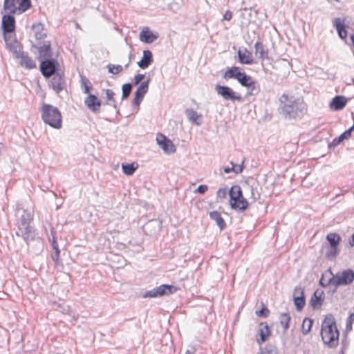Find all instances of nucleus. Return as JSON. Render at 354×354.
Masks as SVG:
<instances>
[{
	"mask_svg": "<svg viewBox=\"0 0 354 354\" xmlns=\"http://www.w3.org/2000/svg\"><path fill=\"white\" fill-rule=\"evenodd\" d=\"M335 275L330 270H328L324 273L319 280V283L324 287H326L330 284L335 286Z\"/></svg>",
	"mask_w": 354,
	"mask_h": 354,
	"instance_id": "nucleus-27",
	"label": "nucleus"
},
{
	"mask_svg": "<svg viewBox=\"0 0 354 354\" xmlns=\"http://www.w3.org/2000/svg\"><path fill=\"white\" fill-rule=\"evenodd\" d=\"M321 337L330 347H335L339 344V332L334 316L328 314L325 316L322 324Z\"/></svg>",
	"mask_w": 354,
	"mask_h": 354,
	"instance_id": "nucleus-1",
	"label": "nucleus"
},
{
	"mask_svg": "<svg viewBox=\"0 0 354 354\" xmlns=\"http://www.w3.org/2000/svg\"><path fill=\"white\" fill-rule=\"evenodd\" d=\"M256 315L258 317H267L270 314L269 309L262 304V307L260 310H257L255 313Z\"/></svg>",
	"mask_w": 354,
	"mask_h": 354,
	"instance_id": "nucleus-41",
	"label": "nucleus"
},
{
	"mask_svg": "<svg viewBox=\"0 0 354 354\" xmlns=\"http://www.w3.org/2000/svg\"><path fill=\"white\" fill-rule=\"evenodd\" d=\"M145 75L143 74H137L134 77V84L138 85L140 82L143 80Z\"/></svg>",
	"mask_w": 354,
	"mask_h": 354,
	"instance_id": "nucleus-47",
	"label": "nucleus"
},
{
	"mask_svg": "<svg viewBox=\"0 0 354 354\" xmlns=\"http://www.w3.org/2000/svg\"><path fill=\"white\" fill-rule=\"evenodd\" d=\"M108 69L109 73L117 75L122 71L123 68L121 65L109 64L108 65Z\"/></svg>",
	"mask_w": 354,
	"mask_h": 354,
	"instance_id": "nucleus-40",
	"label": "nucleus"
},
{
	"mask_svg": "<svg viewBox=\"0 0 354 354\" xmlns=\"http://www.w3.org/2000/svg\"><path fill=\"white\" fill-rule=\"evenodd\" d=\"M209 215L212 220L216 221L217 225L221 230L225 227L226 223L220 212L218 211H212L209 213Z\"/></svg>",
	"mask_w": 354,
	"mask_h": 354,
	"instance_id": "nucleus-29",
	"label": "nucleus"
},
{
	"mask_svg": "<svg viewBox=\"0 0 354 354\" xmlns=\"http://www.w3.org/2000/svg\"><path fill=\"white\" fill-rule=\"evenodd\" d=\"M260 354H272V351L269 350H265L261 351Z\"/></svg>",
	"mask_w": 354,
	"mask_h": 354,
	"instance_id": "nucleus-53",
	"label": "nucleus"
},
{
	"mask_svg": "<svg viewBox=\"0 0 354 354\" xmlns=\"http://www.w3.org/2000/svg\"><path fill=\"white\" fill-rule=\"evenodd\" d=\"M131 89H132V85L131 84H129V83L124 84L122 88V98L127 99L129 96V95L131 92Z\"/></svg>",
	"mask_w": 354,
	"mask_h": 354,
	"instance_id": "nucleus-39",
	"label": "nucleus"
},
{
	"mask_svg": "<svg viewBox=\"0 0 354 354\" xmlns=\"http://www.w3.org/2000/svg\"><path fill=\"white\" fill-rule=\"evenodd\" d=\"M139 165L137 162H134L130 164H122V169L124 174L127 176H131L135 171L138 168Z\"/></svg>",
	"mask_w": 354,
	"mask_h": 354,
	"instance_id": "nucleus-31",
	"label": "nucleus"
},
{
	"mask_svg": "<svg viewBox=\"0 0 354 354\" xmlns=\"http://www.w3.org/2000/svg\"><path fill=\"white\" fill-rule=\"evenodd\" d=\"M158 297H162L165 295H171L178 290V288L174 287L171 285H161L156 288Z\"/></svg>",
	"mask_w": 354,
	"mask_h": 354,
	"instance_id": "nucleus-25",
	"label": "nucleus"
},
{
	"mask_svg": "<svg viewBox=\"0 0 354 354\" xmlns=\"http://www.w3.org/2000/svg\"><path fill=\"white\" fill-rule=\"evenodd\" d=\"M105 92L108 101L110 102H115V93L110 89H106Z\"/></svg>",
	"mask_w": 354,
	"mask_h": 354,
	"instance_id": "nucleus-45",
	"label": "nucleus"
},
{
	"mask_svg": "<svg viewBox=\"0 0 354 354\" xmlns=\"http://www.w3.org/2000/svg\"><path fill=\"white\" fill-rule=\"evenodd\" d=\"M40 70L45 77L53 75L56 71L55 62L51 59H46L41 62Z\"/></svg>",
	"mask_w": 354,
	"mask_h": 354,
	"instance_id": "nucleus-12",
	"label": "nucleus"
},
{
	"mask_svg": "<svg viewBox=\"0 0 354 354\" xmlns=\"http://www.w3.org/2000/svg\"><path fill=\"white\" fill-rule=\"evenodd\" d=\"M2 27L4 32H12L15 31V20L13 16L6 15L2 17Z\"/></svg>",
	"mask_w": 354,
	"mask_h": 354,
	"instance_id": "nucleus-17",
	"label": "nucleus"
},
{
	"mask_svg": "<svg viewBox=\"0 0 354 354\" xmlns=\"http://www.w3.org/2000/svg\"><path fill=\"white\" fill-rule=\"evenodd\" d=\"M345 23V19L339 17L335 18L333 20V24L336 28L339 37L342 39H345L348 37V33L346 30L347 26Z\"/></svg>",
	"mask_w": 354,
	"mask_h": 354,
	"instance_id": "nucleus-13",
	"label": "nucleus"
},
{
	"mask_svg": "<svg viewBox=\"0 0 354 354\" xmlns=\"http://www.w3.org/2000/svg\"><path fill=\"white\" fill-rule=\"evenodd\" d=\"M279 101L283 104L281 107V112L286 119H296L307 113V106L304 102H298L294 100L288 103L289 96L286 93H283L281 96Z\"/></svg>",
	"mask_w": 354,
	"mask_h": 354,
	"instance_id": "nucleus-2",
	"label": "nucleus"
},
{
	"mask_svg": "<svg viewBox=\"0 0 354 354\" xmlns=\"http://www.w3.org/2000/svg\"><path fill=\"white\" fill-rule=\"evenodd\" d=\"M156 142L166 153H173L176 150L173 142L161 133L156 135Z\"/></svg>",
	"mask_w": 354,
	"mask_h": 354,
	"instance_id": "nucleus-9",
	"label": "nucleus"
},
{
	"mask_svg": "<svg viewBox=\"0 0 354 354\" xmlns=\"http://www.w3.org/2000/svg\"><path fill=\"white\" fill-rule=\"evenodd\" d=\"M280 324L283 327L284 330H286L289 328L290 322V317L287 313H283L280 315Z\"/></svg>",
	"mask_w": 354,
	"mask_h": 354,
	"instance_id": "nucleus-37",
	"label": "nucleus"
},
{
	"mask_svg": "<svg viewBox=\"0 0 354 354\" xmlns=\"http://www.w3.org/2000/svg\"><path fill=\"white\" fill-rule=\"evenodd\" d=\"M207 189L208 187L206 185H201L198 187L196 192L200 194H204L207 191Z\"/></svg>",
	"mask_w": 354,
	"mask_h": 354,
	"instance_id": "nucleus-48",
	"label": "nucleus"
},
{
	"mask_svg": "<svg viewBox=\"0 0 354 354\" xmlns=\"http://www.w3.org/2000/svg\"><path fill=\"white\" fill-rule=\"evenodd\" d=\"M353 84H354V77L352 79Z\"/></svg>",
	"mask_w": 354,
	"mask_h": 354,
	"instance_id": "nucleus-55",
	"label": "nucleus"
},
{
	"mask_svg": "<svg viewBox=\"0 0 354 354\" xmlns=\"http://www.w3.org/2000/svg\"><path fill=\"white\" fill-rule=\"evenodd\" d=\"M31 6L30 0H4L3 9L10 15L21 14Z\"/></svg>",
	"mask_w": 354,
	"mask_h": 354,
	"instance_id": "nucleus-6",
	"label": "nucleus"
},
{
	"mask_svg": "<svg viewBox=\"0 0 354 354\" xmlns=\"http://www.w3.org/2000/svg\"><path fill=\"white\" fill-rule=\"evenodd\" d=\"M86 106L93 112L99 111L101 106V101L95 95L89 94L84 101Z\"/></svg>",
	"mask_w": 354,
	"mask_h": 354,
	"instance_id": "nucleus-18",
	"label": "nucleus"
},
{
	"mask_svg": "<svg viewBox=\"0 0 354 354\" xmlns=\"http://www.w3.org/2000/svg\"><path fill=\"white\" fill-rule=\"evenodd\" d=\"M232 171V167H231V168L226 167V168H225V169H224V171H225V173H229V172H230V171Z\"/></svg>",
	"mask_w": 354,
	"mask_h": 354,
	"instance_id": "nucleus-54",
	"label": "nucleus"
},
{
	"mask_svg": "<svg viewBox=\"0 0 354 354\" xmlns=\"http://www.w3.org/2000/svg\"><path fill=\"white\" fill-rule=\"evenodd\" d=\"M347 100L344 96L335 97L330 104L333 110L338 111L342 109L346 104Z\"/></svg>",
	"mask_w": 354,
	"mask_h": 354,
	"instance_id": "nucleus-24",
	"label": "nucleus"
},
{
	"mask_svg": "<svg viewBox=\"0 0 354 354\" xmlns=\"http://www.w3.org/2000/svg\"><path fill=\"white\" fill-rule=\"evenodd\" d=\"M232 12H230L229 10L226 11L223 15V19L225 20L229 21L232 19Z\"/></svg>",
	"mask_w": 354,
	"mask_h": 354,
	"instance_id": "nucleus-49",
	"label": "nucleus"
},
{
	"mask_svg": "<svg viewBox=\"0 0 354 354\" xmlns=\"http://www.w3.org/2000/svg\"><path fill=\"white\" fill-rule=\"evenodd\" d=\"M43 121L53 128L60 129L62 126V116L59 109L50 104L44 103L41 107Z\"/></svg>",
	"mask_w": 354,
	"mask_h": 354,
	"instance_id": "nucleus-4",
	"label": "nucleus"
},
{
	"mask_svg": "<svg viewBox=\"0 0 354 354\" xmlns=\"http://www.w3.org/2000/svg\"><path fill=\"white\" fill-rule=\"evenodd\" d=\"M354 280V272L351 269L344 270L341 274L335 277V286L347 285Z\"/></svg>",
	"mask_w": 354,
	"mask_h": 354,
	"instance_id": "nucleus-10",
	"label": "nucleus"
},
{
	"mask_svg": "<svg viewBox=\"0 0 354 354\" xmlns=\"http://www.w3.org/2000/svg\"><path fill=\"white\" fill-rule=\"evenodd\" d=\"M247 88H248V95H255L260 92V86L257 84V82L253 83V85L249 86Z\"/></svg>",
	"mask_w": 354,
	"mask_h": 354,
	"instance_id": "nucleus-38",
	"label": "nucleus"
},
{
	"mask_svg": "<svg viewBox=\"0 0 354 354\" xmlns=\"http://www.w3.org/2000/svg\"><path fill=\"white\" fill-rule=\"evenodd\" d=\"M32 216L30 214L23 215L20 223L18 225L19 233L17 235H21L25 240H28L33 232L32 227L30 225Z\"/></svg>",
	"mask_w": 354,
	"mask_h": 354,
	"instance_id": "nucleus-7",
	"label": "nucleus"
},
{
	"mask_svg": "<svg viewBox=\"0 0 354 354\" xmlns=\"http://www.w3.org/2000/svg\"><path fill=\"white\" fill-rule=\"evenodd\" d=\"M239 62L242 64H254V59L252 52L247 48L243 50L239 49L237 52Z\"/></svg>",
	"mask_w": 354,
	"mask_h": 354,
	"instance_id": "nucleus-15",
	"label": "nucleus"
},
{
	"mask_svg": "<svg viewBox=\"0 0 354 354\" xmlns=\"http://www.w3.org/2000/svg\"><path fill=\"white\" fill-rule=\"evenodd\" d=\"M259 334L260 335V338L257 339V342L259 344H261L263 342H264L271 335V330L266 322L260 323Z\"/></svg>",
	"mask_w": 354,
	"mask_h": 354,
	"instance_id": "nucleus-20",
	"label": "nucleus"
},
{
	"mask_svg": "<svg viewBox=\"0 0 354 354\" xmlns=\"http://www.w3.org/2000/svg\"><path fill=\"white\" fill-rule=\"evenodd\" d=\"M243 162L244 161L243 160L241 162V164H239V165H234L232 162H231L232 164V171H234V173L236 174H239V173H241L243 169Z\"/></svg>",
	"mask_w": 354,
	"mask_h": 354,
	"instance_id": "nucleus-43",
	"label": "nucleus"
},
{
	"mask_svg": "<svg viewBox=\"0 0 354 354\" xmlns=\"http://www.w3.org/2000/svg\"><path fill=\"white\" fill-rule=\"evenodd\" d=\"M149 79L147 81L141 82L137 91L135 93V96L133 100V104L139 106L141 103L144 96L147 93L149 89Z\"/></svg>",
	"mask_w": 354,
	"mask_h": 354,
	"instance_id": "nucleus-11",
	"label": "nucleus"
},
{
	"mask_svg": "<svg viewBox=\"0 0 354 354\" xmlns=\"http://www.w3.org/2000/svg\"><path fill=\"white\" fill-rule=\"evenodd\" d=\"M51 49L50 42H46L39 48V57L48 58L51 57Z\"/></svg>",
	"mask_w": 354,
	"mask_h": 354,
	"instance_id": "nucleus-30",
	"label": "nucleus"
},
{
	"mask_svg": "<svg viewBox=\"0 0 354 354\" xmlns=\"http://www.w3.org/2000/svg\"><path fill=\"white\" fill-rule=\"evenodd\" d=\"M17 57L20 58L21 66L29 69L35 68L36 67L35 62L27 54L22 53L20 55H18Z\"/></svg>",
	"mask_w": 354,
	"mask_h": 354,
	"instance_id": "nucleus-23",
	"label": "nucleus"
},
{
	"mask_svg": "<svg viewBox=\"0 0 354 354\" xmlns=\"http://www.w3.org/2000/svg\"><path fill=\"white\" fill-rule=\"evenodd\" d=\"M153 61L152 53L150 50H146L143 51V56L140 62H138L139 67L141 68H147Z\"/></svg>",
	"mask_w": 354,
	"mask_h": 354,
	"instance_id": "nucleus-26",
	"label": "nucleus"
},
{
	"mask_svg": "<svg viewBox=\"0 0 354 354\" xmlns=\"http://www.w3.org/2000/svg\"><path fill=\"white\" fill-rule=\"evenodd\" d=\"M336 1H339L340 0H335Z\"/></svg>",
	"mask_w": 354,
	"mask_h": 354,
	"instance_id": "nucleus-56",
	"label": "nucleus"
},
{
	"mask_svg": "<svg viewBox=\"0 0 354 354\" xmlns=\"http://www.w3.org/2000/svg\"><path fill=\"white\" fill-rule=\"evenodd\" d=\"M243 73L244 72H241V69L239 67L233 66L225 71L223 74V78L225 80L235 78L238 81L239 78H240Z\"/></svg>",
	"mask_w": 354,
	"mask_h": 354,
	"instance_id": "nucleus-22",
	"label": "nucleus"
},
{
	"mask_svg": "<svg viewBox=\"0 0 354 354\" xmlns=\"http://www.w3.org/2000/svg\"><path fill=\"white\" fill-rule=\"evenodd\" d=\"M158 38V36L154 35L149 28H144L140 33V39L141 41L149 44L154 41Z\"/></svg>",
	"mask_w": 354,
	"mask_h": 354,
	"instance_id": "nucleus-21",
	"label": "nucleus"
},
{
	"mask_svg": "<svg viewBox=\"0 0 354 354\" xmlns=\"http://www.w3.org/2000/svg\"><path fill=\"white\" fill-rule=\"evenodd\" d=\"M325 300V294L322 290L317 289L315 291L311 299L310 305L314 309L322 307Z\"/></svg>",
	"mask_w": 354,
	"mask_h": 354,
	"instance_id": "nucleus-14",
	"label": "nucleus"
},
{
	"mask_svg": "<svg viewBox=\"0 0 354 354\" xmlns=\"http://www.w3.org/2000/svg\"><path fill=\"white\" fill-rule=\"evenodd\" d=\"M327 243H324L321 248L320 253L326 259L333 261L336 259L339 252L341 236L335 232H330L326 235Z\"/></svg>",
	"mask_w": 354,
	"mask_h": 354,
	"instance_id": "nucleus-3",
	"label": "nucleus"
},
{
	"mask_svg": "<svg viewBox=\"0 0 354 354\" xmlns=\"http://www.w3.org/2000/svg\"><path fill=\"white\" fill-rule=\"evenodd\" d=\"M144 297H157L158 296V294L156 292V290L155 288V289H153L151 290L147 291L145 294Z\"/></svg>",
	"mask_w": 354,
	"mask_h": 354,
	"instance_id": "nucleus-46",
	"label": "nucleus"
},
{
	"mask_svg": "<svg viewBox=\"0 0 354 354\" xmlns=\"http://www.w3.org/2000/svg\"><path fill=\"white\" fill-rule=\"evenodd\" d=\"M81 87L86 94H88L92 88L91 82L85 76H82L80 80Z\"/></svg>",
	"mask_w": 354,
	"mask_h": 354,
	"instance_id": "nucleus-35",
	"label": "nucleus"
},
{
	"mask_svg": "<svg viewBox=\"0 0 354 354\" xmlns=\"http://www.w3.org/2000/svg\"><path fill=\"white\" fill-rule=\"evenodd\" d=\"M50 86L56 93H59L64 88L63 78L60 76L54 77L51 80Z\"/></svg>",
	"mask_w": 354,
	"mask_h": 354,
	"instance_id": "nucleus-28",
	"label": "nucleus"
},
{
	"mask_svg": "<svg viewBox=\"0 0 354 354\" xmlns=\"http://www.w3.org/2000/svg\"><path fill=\"white\" fill-rule=\"evenodd\" d=\"M349 244L351 247H354V234L352 235L351 239L349 240Z\"/></svg>",
	"mask_w": 354,
	"mask_h": 354,
	"instance_id": "nucleus-52",
	"label": "nucleus"
},
{
	"mask_svg": "<svg viewBox=\"0 0 354 354\" xmlns=\"http://www.w3.org/2000/svg\"><path fill=\"white\" fill-rule=\"evenodd\" d=\"M238 82L240 84L244 87H248L249 86L253 85L256 81L253 80V78L246 75L245 73L241 75L240 78H239Z\"/></svg>",
	"mask_w": 354,
	"mask_h": 354,
	"instance_id": "nucleus-32",
	"label": "nucleus"
},
{
	"mask_svg": "<svg viewBox=\"0 0 354 354\" xmlns=\"http://www.w3.org/2000/svg\"><path fill=\"white\" fill-rule=\"evenodd\" d=\"M216 91L218 95L225 100L238 101L242 100V97L240 94L236 93L229 86H216Z\"/></svg>",
	"mask_w": 354,
	"mask_h": 354,
	"instance_id": "nucleus-8",
	"label": "nucleus"
},
{
	"mask_svg": "<svg viewBox=\"0 0 354 354\" xmlns=\"http://www.w3.org/2000/svg\"><path fill=\"white\" fill-rule=\"evenodd\" d=\"M187 115L190 121L196 124H201V115L198 114L196 111L190 109L187 111Z\"/></svg>",
	"mask_w": 354,
	"mask_h": 354,
	"instance_id": "nucleus-34",
	"label": "nucleus"
},
{
	"mask_svg": "<svg viewBox=\"0 0 354 354\" xmlns=\"http://www.w3.org/2000/svg\"><path fill=\"white\" fill-rule=\"evenodd\" d=\"M229 204L231 209L243 212L249 207V203L243 196L239 185H233L229 191Z\"/></svg>",
	"mask_w": 354,
	"mask_h": 354,
	"instance_id": "nucleus-5",
	"label": "nucleus"
},
{
	"mask_svg": "<svg viewBox=\"0 0 354 354\" xmlns=\"http://www.w3.org/2000/svg\"><path fill=\"white\" fill-rule=\"evenodd\" d=\"M294 304L297 310H301L305 306L304 292L302 288L294 290Z\"/></svg>",
	"mask_w": 354,
	"mask_h": 354,
	"instance_id": "nucleus-16",
	"label": "nucleus"
},
{
	"mask_svg": "<svg viewBox=\"0 0 354 354\" xmlns=\"http://www.w3.org/2000/svg\"><path fill=\"white\" fill-rule=\"evenodd\" d=\"M255 55L261 60L269 59L268 49L261 41H257L254 44Z\"/></svg>",
	"mask_w": 354,
	"mask_h": 354,
	"instance_id": "nucleus-19",
	"label": "nucleus"
},
{
	"mask_svg": "<svg viewBox=\"0 0 354 354\" xmlns=\"http://www.w3.org/2000/svg\"><path fill=\"white\" fill-rule=\"evenodd\" d=\"M227 196V189L226 188H220L218 189L216 192V198L223 200Z\"/></svg>",
	"mask_w": 354,
	"mask_h": 354,
	"instance_id": "nucleus-44",
	"label": "nucleus"
},
{
	"mask_svg": "<svg viewBox=\"0 0 354 354\" xmlns=\"http://www.w3.org/2000/svg\"><path fill=\"white\" fill-rule=\"evenodd\" d=\"M5 39H6V42L7 46L9 47V48H10V50L12 49V47H14V48H17V46H15V44H16V45H17V42H15L14 45H12V46L11 44H8V41H7L6 38H5Z\"/></svg>",
	"mask_w": 354,
	"mask_h": 354,
	"instance_id": "nucleus-51",
	"label": "nucleus"
},
{
	"mask_svg": "<svg viewBox=\"0 0 354 354\" xmlns=\"http://www.w3.org/2000/svg\"><path fill=\"white\" fill-rule=\"evenodd\" d=\"M354 130V124L348 130L345 131L343 133H342L338 138H335L333 140V142L335 145L339 144L342 141L348 139L351 136L352 131Z\"/></svg>",
	"mask_w": 354,
	"mask_h": 354,
	"instance_id": "nucleus-33",
	"label": "nucleus"
},
{
	"mask_svg": "<svg viewBox=\"0 0 354 354\" xmlns=\"http://www.w3.org/2000/svg\"><path fill=\"white\" fill-rule=\"evenodd\" d=\"M51 245H52L53 249L54 250H59V246H58V243H57V241H56V239L55 238L53 239L52 242H51Z\"/></svg>",
	"mask_w": 354,
	"mask_h": 354,
	"instance_id": "nucleus-50",
	"label": "nucleus"
},
{
	"mask_svg": "<svg viewBox=\"0 0 354 354\" xmlns=\"http://www.w3.org/2000/svg\"><path fill=\"white\" fill-rule=\"evenodd\" d=\"M313 320L310 318H305L301 325V330L304 334L309 333L312 328Z\"/></svg>",
	"mask_w": 354,
	"mask_h": 354,
	"instance_id": "nucleus-36",
	"label": "nucleus"
},
{
	"mask_svg": "<svg viewBox=\"0 0 354 354\" xmlns=\"http://www.w3.org/2000/svg\"><path fill=\"white\" fill-rule=\"evenodd\" d=\"M60 250H54V253L52 254V259L55 262L56 266L61 265L63 266V264L60 261Z\"/></svg>",
	"mask_w": 354,
	"mask_h": 354,
	"instance_id": "nucleus-42",
	"label": "nucleus"
}]
</instances>
